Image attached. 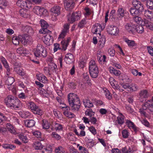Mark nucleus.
<instances>
[{
	"mask_svg": "<svg viewBox=\"0 0 153 153\" xmlns=\"http://www.w3.org/2000/svg\"><path fill=\"white\" fill-rule=\"evenodd\" d=\"M48 71L51 74L52 72L56 73L58 70L57 66L56 64L52 62H50L48 65Z\"/></svg>",
	"mask_w": 153,
	"mask_h": 153,
	"instance_id": "21",
	"label": "nucleus"
},
{
	"mask_svg": "<svg viewBox=\"0 0 153 153\" xmlns=\"http://www.w3.org/2000/svg\"><path fill=\"white\" fill-rule=\"evenodd\" d=\"M40 24L42 28L39 30L40 33L45 34L46 33H51V31L47 29L48 25L46 21L44 20L40 21Z\"/></svg>",
	"mask_w": 153,
	"mask_h": 153,
	"instance_id": "9",
	"label": "nucleus"
},
{
	"mask_svg": "<svg viewBox=\"0 0 153 153\" xmlns=\"http://www.w3.org/2000/svg\"><path fill=\"white\" fill-rule=\"evenodd\" d=\"M68 101L69 105L72 109L78 111L81 105L80 99L77 94L70 93L68 95Z\"/></svg>",
	"mask_w": 153,
	"mask_h": 153,
	"instance_id": "1",
	"label": "nucleus"
},
{
	"mask_svg": "<svg viewBox=\"0 0 153 153\" xmlns=\"http://www.w3.org/2000/svg\"><path fill=\"white\" fill-rule=\"evenodd\" d=\"M42 122V125L43 128L48 129L49 128V125L48 121L45 120H43Z\"/></svg>",
	"mask_w": 153,
	"mask_h": 153,
	"instance_id": "45",
	"label": "nucleus"
},
{
	"mask_svg": "<svg viewBox=\"0 0 153 153\" xmlns=\"http://www.w3.org/2000/svg\"><path fill=\"white\" fill-rule=\"evenodd\" d=\"M16 51L17 53L21 55L23 54L25 56L28 53V51L26 50L25 48L22 47L18 48L16 50Z\"/></svg>",
	"mask_w": 153,
	"mask_h": 153,
	"instance_id": "30",
	"label": "nucleus"
},
{
	"mask_svg": "<svg viewBox=\"0 0 153 153\" xmlns=\"http://www.w3.org/2000/svg\"><path fill=\"white\" fill-rule=\"evenodd\" d=\"M141 123L145 126H146L148 127H150V124L149 122L146 119H143L141 121Z\"/></svg>",
	"mask_w": 153,
	"mask_h": 153,
	"instance_id": "63",
	"label": "nucleus"
},
{
	"mask_svg": "<svg viewBox=\"0 0 153 153\" xmlns=\"http://www.w3.org/2000/svg\"><path fill=\"white\" fill-rule=\"evenodd\" d=\"M86 22L85 19H82L79 23L78 26V27L80 28L83 27L84 25L86 24Z\"/></svg>",
	"mask_w": 153,
	"mask_h": 153,
	"instance_id": "59",
	"label": "nucleus"
},
{
	"mask_svg": "<svg viewBox=\"0 0 153 153\" xmlns=\"http://www.w3.org/2000/svg\"><path fill=\"white\" fill-rule=\"evenodd\" d=\"M104 28V27H102L100 24L97 23L93 26L92 31L94 34H99L100 36L101 31Z\"/></svg>",
	"mask_w": 153,
	"mask_h": 153,
	"instance_id": "10",
	"label": "nucleus"
},
{
	"mask_svg": "<svg viewBox=\"0 0 153 153\" xmlns=\"http://www.w3.org/2000/svg\"><path fill=\"white\" fill-rule=\"evenodd\" d=\"M121 116L117 117L118 123L119 124H122L124 123V116L122 114H120Z\"/></svg>",
	"mask_w": 153,
	"mask_h": 153,
	"instance_id": "48",
	"label": "nucleus"
},
{
	"mask_svg": "<svg viewBox=\"0 0 153 153\" xmlns=\"http://www.w3.org/2000/svg\"><path fill=\"white\" fill-rule=\"evenodd\" d=\"M19 38L24 45L26 44H30L33 42L32 37L27 36L26 34H22L19 36Z\"/></svg>",
	"mask_w": 153,
	"mask_h": 153,
	"instance_id": "6",
	"label": "nucleus"
},
{
	"mask_svg": "<svg viewBox=\"0 0 153 153\" xmlns=\"http://www.w3.org/2000/svg\"><path fill=\"white\" fill-rule=\"evenodd\" d=\"M135 31L139 33H142L144 31V29L142 25L136 26Z\"/></svg>",
	"mask_w": 153,
	"mask_h": 153,
	"instance_id": "42",
	"label": "nucleus"
},
{
	"mask_svg": "<svg viewBox=\"0 0 153 153\" xmlns=\"http://www.w3.org/2000/svg\"><path fill=\"white\" fill-rule=\"evenodd\" d=\"M145 24L146 27L151 30H153V24L152 22L146 20L145 21Z\"/></svg>",
	"mask_w": 153,
	"mask_h": 153,
	"instance_id": "44",
	"label": "nucleus"
},
{
	"mask_svg": "<svg viewBox=\"0 0 153 153\" xmlns=\"http://www.w3.org/2000/svg\"><path fill=\"white\" fill-rule=\"evenodd\" d=\"M138 88L137 85H136L132 84L129 85V84L127 89L128 91H137Z\"/></svg>",
	"mask_w": 153,
	"mask_h": 153,
	"instance_id": "34",
	"label": "nucleus"
},
{
	"mask_svg": "<svg viewBox=\"0 0 153 153\" xmlns=\"http://www.w3.org/2000/svg\"><path fill=\"white\" fill-rule=\"evenodd\" d=\"M97 66L95 61L93 60H91L89 63V69Z\"/></svg>",
	"mask_w": 153,
	"mask_h": 153,
	"instance_id": "57",
	"label": "nucleus"
},
{
	"mask_svg": "<svg viewBox=\"0 0 153 153\" xmlns=\"http://www.w3.org/2000/svg\"><path fill=\"white\" fill-rule=\"evenodd\" d=\"M70 40V37L68 38L66 41L63 40L61 42V44L62 45V49L65 51L67 49V47L68 46Z\"/></svg>",
	"mask_w": 153,
	"mask_h": 153,
	"instance_id": "29",
	"label": "nucleus"
},
{
	"mask_svg": "<svg viewBox=\"0 0 153 153\" xmlns=\"http://www.w3.org/2000/svg\"><path fill=\"white\" fill-rule=\"evenodd\" d=\"M125 41L127 43L128 46L130 47H132L136 45V44L133 40L126 39V40Z\"/></svg>",
	"mask_w": 153,
	"mask_h": 153,
	"instance_id": "46",
	"label": "nucleus"
},
{
	"mask_svg": "<svg viewBox=\"0 0 153 153\" xmlns=\"http://www.w3.org/2000/svg\"><path fill=\"white\" fill-rule=\"evenodd\" d=\"M18 137L22 140L23 143H26L28 142V140L26 136H24L23 134H20L18 135Z\"/></svg>",
	"mask_w": 153,
	"mask_h": 153,
	"instance_id": "36",
	"label": "nucleus"
},
{
	"mask_svg": "<svg viewBox=\"0 0 153 153\" xmlns=\"http://www.w3.org/2000/svg\"><path fill=\"white\" fill-rule=\"evenodd\" d=\"M117 13L118 18L120 19H121L126 14V11L122 7L118 8Z\"/></svg>",
	"mask_w": 153,
	"mask_h": 153,
	"instance_id": "22",
	"label": "nucleus"
},
{
	"mask_svg": "<svg viewBox=\"0 0 153 153\" xmlns=\"http://www.w3.org/2000/svg\"><path fill=\"white\" fill-rule=\"evenodd\" d=\"M33 11L37 15L40 16L45 15L47 12L44 8H41L39 6L35 7L33 9Z\"/></svg>",
	"mask_w": 153,
	"mask_h": 153,
	"instance_id": "14",
	"label": "nucleus"
},
{
	"mask_svg": "<svg viewBox=\"0 0 153 153\" xmlns=\"http://www.w3.org/2000/svg\"><path fill=\"white\" fill-rule=\"evenodd\" d=\"M129 11L131 14L133 16H140L142 13L141 12H140L138 10L136 9L134 7L131 8L129 10Z\"/></svg>",
	"mask_w": 153,
	"mask_h": 153,
	"instance_id": "25",
	"label": "nucleus"
},
{
	"mask_svg": "<svg viewBox=\"0 0 153 153\" xmlns=\"http://www.w3.org/2000/svg\"><path fill=\"white\" fill-rule=\"evenodd\" d=\"M17 4L21 8H23L30 9L32 6V4L28 1H26V0H18Z\"/></svg>",
	"mask_w": 153,
	"mask_h": 153,
	"instance_id": "8",
	"label": "nucleus"
},
{
	"mask_svg": "<svg viewBox=\"0 0 153 153\" xmlns=\"http://www.w3.org/2000/svg\"><path fill=\"white\" fill-rule=\"evenodd\" d=\"M108 33L111 35L117 36L119 32V29L114 26H109L107 28Z\"/></svg>",
	"mask_w": 153,
	"mask_h": 153,
	"instance_id": "13",
	"label": "nucleus"
},
{
	"mask_svg": "<svg viewBox=\"0 0 153 153\" xmlns=\"http://www.w3.org/2000/svg\"><path fill=\"white\" fill-rule=\"evenodd\" d=\"M89 129L91 133L94 135H95L97 134L96 130L93 126H91L89 127Z\"/></svg>",
	"mask_w": 153,
	"mask_h": 153,
	"instance_id": "61",
	"label": "nucleus"
},
{
	"mask_svg": "<svg viewBox=\"0 0 153 153\" xmlns=\"http://www.w3.org/2000/svg\"><path fill=\"white\" fill-rule=\"evenodd\" d=\"M22 30L30 34L33 33L34 31L32 27L30 26H23L22 27Z\"/></svg>",
	"mask_w": 153,
	"mask_h": 153,
	"instance_id": "27",
	"label": "nucleus"
},
{
	"mask_svg": "<svg viewBox=\"0 0 153 153\" xmlns=\"http://www.w3.org/2000/svg\"><path fill=\"white\" fill-rule=\"evenodd\" d=\"M134 8L138 10L142 13L144 10L143 6L141 2H140V3L136 6V7H135Z\"/></svg>",
	"mask_w": 153,
	"mask_h": 153,
	"instance_id": "52",
	"label": "nucleus"
},
{
	"mask_svg": "<svg viewBox=\"0 0 153 153\" xmlns=\"http://www.w3.org/2000/svg\"><path fill=\"white\" fill-rule=\"evenodd\" d=\"M123 137L124 138H127L128 136V132L126 130H123L122 132Z\"/></svg>",
	"mask_w": 153,
	"mask_h": 153,
	"instance_id": "60",
	"label": "nucleus"
},
{
	"mask_svg": "<svg viewBox=\"0 0 153 153\" xmlns=\"http://www.w3.org/2000/svg\"><path fill=\"white\" fill-rule=\"evenodd\" d=\"M14 70L17 74H19L23 70L19 66L16 65L14 68Z\"/></svg>",
	"mask_w": 153,
	"mask_h": 153,
	"instance_id": "49",
	"label": "nucleus"
},
{
	"mask_svg": "<svg viewBox=\"0 0 153 153\" xmlns=\"http://www.w3.org/2000/svg\"><path fill=\"white\" fill-rule=\"evenodd\" d=\"M47 34L44 36V42L47 45H52L53 42V38L51 35V32L46 33Z\"/></svg>",
	"mask_w": 153,
	"mask_h": 153,
	"instance_id": "12",
	"label": "nucleus"
},
{
	"mask_svg": "<svg viewBox=\"0 0 153 153\" xmlns=\"http://www.w3.org/2000/svg\"><path fill=\"white\" fill-rule=\"evenodd\" d=\"M80 15H79L77 12L76 13H73L70 17L68 16V21L71 23H72L75 21L78 20L80 19Z\"/></svg>",
	"mask_w": 153,
	"mask_h": 153,
	"instance_id": "17",
	"label": "nucleus"
},
{
	"mask_svg": "<svg viewBox=\"0 0 153 153\" xmlns=\"http://www.w3.org/2000/svg\"><path fill=\"white\" fill-rule=\"evenodd\" d=\"M65 8L66 10L70 11L74 7L75 4L73 0H65L64 1Z\"/></svg>",
	"mask_w": 153,
	"mask_h": 153,
	"instance_id": "11",
	"label": "nucleus"
},
{
	"mask_svg": "<svg viewBox=\"0 0 153 153\" xmlns=\"http://www.w3.org/2000/svg\"><path fill=\"white\" fill-rule=\"evenodd\" d=\"M56 153H66L65 149L62 146H59L55 150Z\"/></svg>",
	"mask_w": 153,
	"mask_h": 153,
	"instance_id": "39",
	"label": "nucleus"
},
{
	"mask_svg": "<svg viewBox=\"0 0 153 153\" xmlns=\"http://www.w3.org/2000/svg\"><path fill=\"white\" fill-rule=\"evenodd\" d=\"M148 94L147 90H143L141 91L139 94V98L140 101L141 102L145 100L148 97Z\"/></svg>",
	"mask_w": 153,
	"mask_h": 153,
	"instance_id": "19",
	"label": "nucleus"
},
{
	"mask_svg": "<svg viewBox=\"0 0 153 153\" xmlns=\"http://www.w3.org/2000/svg\"><path fill=\"white\" fill-rule=\"evenodd\" d=\"M14 79L13 77H8L5 81L6 84L8 86L11 85L14 82Z\"/></svg>",
	"mask_w": 153,
	"mask_h": 153,
	"instance_id": "37",
	"label": "nucleus"
},
{
	"mask_svg": "<svg viewBox=\"0 0 153 153\" xmlns=\"http://www.w3.org/2000/svg\"><path fill=\"white\" fill-rule=\"evenodd\" d=\"M94 112H93L92 109H88L86 110L85 111V114L86 115L89 116L90 117H92V116H93L94 115Z\"/></svg>",
	"mask_w": 153,
	"mask_h": 153,
	"instance_id": "50",
	"label": "nucleus"
},
{
	"mask_svg": "<svg viewBox=\"0 0 153 153\" xmlns=\"http://www.w3.org/2000/svg\"><path fill=\"white\" fill-rule=\"evenodd\" d=\"M61 10V7L58 6H54L51 8V11L53 15L51 18L53 21H56L57 20L56 16L60 14Z\"/></svg>",
	"mask_w": 153,
	"mask_h": 153,
	"instance_id": "7",
	"label": "nucleus"
},
{
	"mask_svg": "<svg viewBox=\"0 0 153 153\" xmlns=\"http://www.w3.org/2000/svg\"><path fill=\"white\" fill-rule=\"evenodd\" d=\"M25 124L26 126L30 128L34 126L35 122L32 120H27L25 121Z\"/></svg>",
	"mask_w": 153,
	"mask_h": 153,
	"instance_id": "28",
	"label": "nucleus"
},
{
	"mask_svg": "<svg viewBox=\"0 0 153 153\" xmlns=\"http://www.w3.org/2000/svg\"><path fill=\"white\" fill-rule=\"evenodd\" d=\"M146 5L148 8L153 10V1L147 0L146 1Z\"/></svg>",
	"mask_w": 153,
	"mask_h": 153,
	"instance_id": "43",
	"label": "nucleus"
},
{
	"mask_svg": "<svg viewBox=\"0 0 153 153\" xmlns=\"http://www.w3.org/2000/svg\"><path fill=\"white\" fill-rule=\"evenodd\" d=\"M73 55L71 53H69L66 55L65 60L67 64H69L73 62Z\"/></svg>",
	"mask_w": 153,
	"mask_h": 153,
	"instance_id": "24",
	"label": "nucleus"
},
{
	"mask_svg": "<svg viewBox=\"0 0 153 153\" xmlns=\"http://www.w3.org/2000/svg\"><path fill=\"white\" fill-rule=\"evenodd\" d=\"M89 120L93 124H96V122L97 121V120L96 118L94 117H90Z\"/></svg>",
	"mask_w": 153,
	"mask_h": 153,
	"instance_id": "64",
	"label": "nucleus"
},
{
	"mask_svg": "<svg viewBox=\"0 0 153 153\" xmlns=\"http://www.w3.org/2000/svg\"><path fill=\"white\" fill-rule=\"evenodd\" d=\"M139 16H134L133 17V19L134 20L137 24H139L140 22L142 20V18Z\"/></svg>",
	"mask_w": 153,
	"mask_h": 153,
	"instance_id": "55",
	"label": "nucleus"
},
{
	"mask_svg": "<svg viewBox=\"0 0 153 153\" xmlns=\"http://www.w3.org/2000/svg\"><path fill=\"white\" fill-rule=\"evenodd\" d=\"M52 136L57 140H59L61 138V136L55 132H53L52 133Z\"/></svg>",
	"mask_w": 153,
	"mask_h": 153,
	"instance_id": "58",
	"label": "nucleus"
},
{
	"mask_svg": "<svg viewBox=\"0 0 153 153\" xmlns=\"http://www.w3.org/2000/svg\"><path fill=\"white\" fill-rule=\"evenodd\" d=\"M125 28L129 33H133L135 31L136 25L131 23H128L125 26Z\"/></svg>",
	"mask_w": 153,
	"mask_h": 153,
	"instance_id": "18",
	"label": "nucleus"
},
{
	"mask_svg": "<svg viewBox=\"0 0 153 153\" xmlns=\"http://www.w3.org/2000/svg\"><path fill=\"white\" fill-rule=\"evenodd\" d=\"M105 39L104 37L100 38L98 42V44L99 45L100 47L102 48L103 47L105 42Z\"/></svg>",
	"mask_w": 153,
	"mask_h": 153,
	"instance_id": "40",
	"label": "nucleus"
},
{
	"mask_svg": "<svg viewBox=\"0 0 153 153\" xmlns=\"http://www.w3.org/2000/svg\"><path fill=\"white\" fill-rule=\"evenodd\" d=\"M122 151L123 153H132L133 150L130 148L127 149L126 147L122 148Z\"/></svg>",
	"mask_w": 153,
	"mask_h": 153,
	"instance_id": "54",
	"label": "nucleus"
},
{
	"mask_svg": "<svg viewBox=\"0 0 153 153\" xmlns=\"http://www.w3.org/2000/svg\"><path fill=\"white\" fill-rule=\"evenodd\" d=\"M91 76L93 78H96L99 73V70L97 66L89 69Z\"/></svg>",
	"mask_w": 153,
	"mask_h": 153,
	"instance_id": "16",
	"label": "nucleus"
},
{
	"mask_svg": "<svg viewBox=\"0 0 153 153\" xmlns=\"http://www.w3.org/2000/svg\"><path fill=\"white\" fill-rule=\"evenodd\" d=\"M29 108L35 114L41 116L43 114L42 111L34 102H29Z\"/></svg>",
	"mask_w": 153,
	"mask_h": 153,
	"instance_id": "5",
	"label": "nucleus"
},
{
	"mask_svg": "<svg viewBox=\"0 0 153 153\" xmlns=\"http://www.w3.org/2000/svg\"><path fill=\"white\" fill-rule=\"evenodd\" d=\"M6 126L7 129L10 132L13 134H15V130L12 125L10 123H7L6 124Z\"/></svg>",
	"mask_w": 153,
	"mask_h": 153,
	"instance_id": "35",
	"label": "nucleus"
},
{
	"mask_svg": "<svg viewBox=\"0 0 153 153\" xmlns=\"http://www.w3.org/2000/svg\"><path fill=\"white\" fill-rule=\"evenodd\" d=\"M7 5V2L6 0H0V8L4 9Z\"/></svg>",
	"mask_w": 153,
	"mask_h": 153,
	"instance_id": "38",
	"label": "nucleus"
},
{
	"mask_svg": "<svg viewBox=\"0 0 153 153\" xmlns=\"http://www.w3.org/2000/svg\"><path fill=\"white\" fill-rule=\"evenodd\" d=\"M63 114L66 117L69 118H72L74 117V114L71 112L68 111H65L63 112Z\"/></svg>",
	"mask_w": 153,
	"mask_h": 153,
	"instance_id": "47",
	"label": "nucleus"
},
{
	"mask_svg": "<svg viewBox=\"0 0 153 153\" xmlns=\"http://www.w3.org/2000/svg\"><path fill=\"white\" fill-rule=\"evenodd\" d=\"M36 76L37 79L40 82L43 83H46L47 82V78L42 74H37Z\"/></svg>",
	"mask_w": 153,
	"mask_h": 153,
	"instance_id": "26",
	"label": "nucleus"
},
{
	"mask_svg": "<svg viewBox=\"0 0 153 153\" xmlns=\"http://www.w3.org/2000/svg\"><path fill=\"white\" fill-rule=\"evenodd\" d=\"M109 69L111 73L113 74L115 76H118L121 74V72L119 70H116L112 67H110Z\"/></svg>",
	"mask_w": 153,
	"mask_h": 153,
	"instance_id": "32",
	"label": "nucleus"
},
{
	"mask_svg": "<svg viewBox=\"0 0 153 153\" xmlns=\"http://www.w3.org/2000/svg\"><path fill=\"white\" fill-rule=\"evenodd\" d=\"M0 59L2 63L7 70V75L8 76H9L10 74V69L6 59L2 56L1 57Z\"/></svg>",
	"mask_w": 153,
	"mask_h": 153,
	"instance_id": "20",
	"label": "nucleus"
},
{
	"mask_svg": "<svg viewBox=\"0 0 153 153\" xmlns=\"http://www.w3.org/2000/svg\"><path fill=\"white\" fill-rule=\"evenodd\" d=\"M33 53L36 57L42 56L44 57H45L47 55L46 49L41 45H38L36 48L34 49Z\"/></svg>",
	"mask_w": 153,
	"mask_h": 153,
	"instance_id": "4",
	"label": "nucleus"
},
{
	"mask_svg": "<svg viewBox=\"0 0 153 153\" xmlns=\"http://www.w3.org/2000/svg\"><path fill=\"white\" fill-rule=\"evenodd\" d=\"M60 45L58 43H55L54 44L53 51L54 52H55L58 50H60Z\"/></svg>",
	"mask_w": 153,
	"mask_h": 153,
	"instance_id": "62",
	"label": "nucleus"
},
{
	"mask_svg": "<svg viewBox=\"0 0 153 153\" xmlns=\"http://www.w3.org/2000/svg\"><path fill=\"white\" fill-rule=\"evenodd\" d=\"M63 27V29L59 36L58 40H59L60 39H63L67 33L69 31V24H65L64 25Z\"/></svg>",
	"mask_w": 153,
	"mask_h": 153,
	"instance_id": "15",
	"label": "nucleus"
},
{
	"mask_svg": "<svg viewBox=\"0 0 153 153\" xmlns=\"http://www.w3.org/2000/svg\"><path fill=\"white\" fill-rule=\"evenodd\" d=\"M144 15L147 19L153 21V12L152 11L146 10L144 12Z\"/></svg>",
	"mask_w": 153,
	"mask_h": 153,
	"instance_id": "23",
	"label": "nucleus"
},
{
	"mask_svg": "<svg viewBox=\"0 0 153 153\" xmlns=\"http://www.w3.org/2000/svg\"><path fill=\"white\" fill-rule=\"evenodd\" d=\"M52 152V148L51 146H48L44 148L42 151V153H51Z\"/></svg>",
	"mask_w": 153,
	"mask_h": 153,
	"instance_id": "51",
	"label": "nucleus"
},
{
	"mask_svg": "<svg viewBox=\"0 0 153 153\" xmlns=\"http://www.w3.org/2000/svg\"><path fill=\"white\" fill-rule=\"evenodd\" d=\"M103 90L106 97L109 100H111L112 99V95L109 90L106 88H105Z\"/></svg>",
	"mask_w": 153,
	"mask_h": 153,
	"instance_id": "41",
	"label": "nucleus"
},
{
	"mask_svg": "<svg viewBox=\"0 0 153 153\" xmlns=\"http://www.w3.org/2000/svg\"><path fill=\"white\" fill-rule=\"evenodd\" d=\"M83 102L85 107V108H90L94 106L92 102L89 100H84Z\"/></svg>",
	"mask_w": 153,
	"mask_h": 153,
	"instance_id": "31",
	"label": "nucleus"
},
{
	"mask_svg": "<svg viewBox=\"0 0 153 153\" xmlns=\"http://www.w3.org/2000/svg\"><path fill=\"white\" fill-rule=\"evenodd\" d=\"M19 39L16 36H13L12 38L13 43L15 45H18L19 43Z\"/></svg>",
	"mask_w": 153,
	"mask_h": 153,
	"instance_id": "56",
	"label": "nucleus"
},
{
	"mask_svg": "<svg viewBox=\"0 0 153 153\" xmlns=\"http://www.w3.org/2000/svg\"><path fill=\"white\" fill-rule=\"evenodd\" d=\"M33 147L36 150H41L43 147L41 143L39 141L35 142L34 143Z\"/></svg>",
	"mask_w": 153,
	"mask_h": 153,
	"instance_id": "33",
	"label": "nucleus"
},
{
	"mask_svg": "<svg viewBox=\"0 0 153 153\" xmlns=\"http://www.w3.org/2000/svg\"><path fill=\"white\" fill-rule=\"evenodd\" d=\"M5 101L7 106L11 109L17 110L22 107V103L20 101L12 96H8Z\"/></svg>",
	"mask_w": 153,
	"mask_h": 153,
	"instance_id": "2",
	"label": "nucleus"
},
{
	"mask_svg": "<svg viewBox=\"0 0 153 153\" xmlns=\"http://www.w3.org/2000/svg\"><path fill=\"white\" fill-rule=\"evenodd\" d=\"M106 59V56L105 55H103L102 57V56H101L100 57L97 58L98 61L100 64H102L103 62H105Z\"/></svg>",
	"mask_w": 153,
	"mask_h": 153,
	"instance_id": "53",
	"label": "nucleus"
},
{
	"mask_svg": "<svg viewBox=\"0 0 153 153\" xmlns=\"http://www.w3.org/2000/svg\"><path fill=\"white\" fill-rule=\"evenodd\" d=\"M148 109L153 112V103L149 101H148L144 103L142 107L139 109V112L141 116L145 117H148L149 114L147 111Z\"/></svg>",
	"mask_w": 153,
	"mask_h": 153,
	"instance_id": "3",
	"label": "nucleus"
}]
</instances>
